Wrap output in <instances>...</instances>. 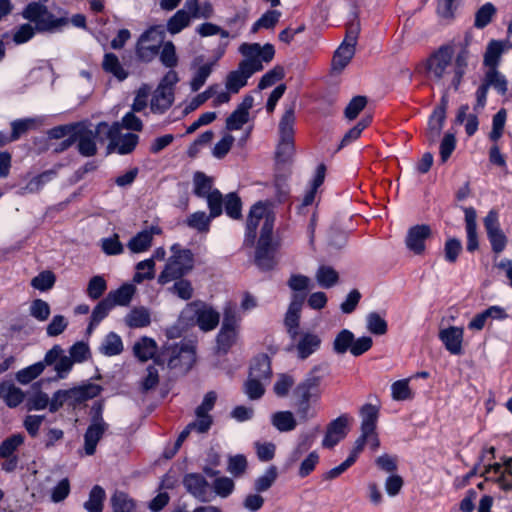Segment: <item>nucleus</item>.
<instances>
[{
    "instance_id": "f257e3e1",
    "label": "nucleus",
    "mask_w": 512,
    "mask_h": 512,
    "mask_svg": "<svg viewBox=\"0 0 512 512\" xmlns=\"http://www.w3.org/2000/svg\"><path fill=\"white\" fill-rule=\"evenodd\" d=\"M295 102L286 106L282 115L278 130L279 142L275 152V162L277 172L284 171L292 163L295 145H294V125H295Z\"/></svg>"
},
{
    "instance_id": "f03ea898",
    "label": "nucleus",
    "mask_w": 512,
    "mask_h": 512,
    "mask_svg": "<svg viewBox=\"0 0 512 512\" xmlns=\"http://www.w3.org/2000/svg\"><path fill=\"white\" fill-rule=\"evenodd\" d=\"M171 252L172 255L157 279L161 285L184 277L194 268V255L190 249H182L179 244H174L171 246Z\"/></svg>"
},
{
    "instance_id": "7ed1b4c3",
    "label": "nucleus",
    "mask_w": 512,
    "mask_h": 512,
    "mask_svg": "<svg viewBox=\"0 0 512 512\" xmlns=\"http://www.w3.org/2000/svg\"><path fill=\"white\" fill-rule=\"evenodd\" d=\"M101 391L102 387L94 383L57 390L51 398L50 412L54 413L64 405L75 409L87 400L98 396Z\"/></svg>"
},
{
    "instance_id": "20e7f679",
    "label": "nucleus",
    "mask_w": 512,
    "mask_h": 512,
    "mask_svg": "<svg viewBox=\"0 0 512 512\" xmlns=\"http://www.w3.org/2000/svg\"><path fill=\"white\" fill-rule=\"evenodd\" d=\"M261 219H264V222L261 227L260 238L258 241L274 242L272 234L275 216L267 211L266 205L264 203L257 202L251 207L247 218L245 236V243L247 245L254 244V240L256 238V230Z\"/></svg>"
},
{
    "instance_id": "39448f33",
    "label": "nucleus",
    "mask_w": 512,
    "mask_h": 512,
    "mask_svg": "<svg viewBox=\"0 0 512 512\" xmlns=\"http://www.w3.org/2000/svg\"><path fill=\"white\" fill-rule=\"evenodd\" d=\"M155 363L164 364L171 370H177L178 373H187L195 362V350L193 345L181 343V345L164 346L160 355L155 358Z\"/></svg>"
},
{
    "instance_id": "423d86ee",
    "label": "nucleus",
    "mask_w": 512,
    "mask_h": 512,
    "mask_svg": "<svg viewBox=\"0 0 512 512\" xmlns=\"http://www.w3.org/2000/svg\"><path fill=\"white\" fill-rule=\"evenodd\" d=\"M22 16L34 22L39 32H54L68 24L67 18H56L45 5L38 2L29 3L23 10Z\"/></svg>"
},
{
    "instance_id": "0eeeda50",
    "label": "nucleus",
    "mask_w": 512,
    "mask_h": 512,
    "mask_svg": "<svg viewBox=\"0 0 512 512\" xmlns=\"http://www.w3.org/2000/svg\"><path fill=\"white\" fill-rule=\"evenodd\" d=\"M195 321L203 331H211L219 324L220 314L202 301L189 303L181 312L180 320Z\"/></svg>"
},
{
    "instance_id": "6e6552de",
    "label": "nucleus",
    "mask_w": 512,
    "mask_h": 512,
    "mask_svg": "<svg viewBox=\"0 0 512 512\" xmlns=\"http://www.w3.org/2000/svg\"><path fill=\"white\" fill-rule=\"evenodd\" d=\"M121 128L122 126L119 122H114L112 125L106 122L98 124V132H105V138L110 141L109 149H117L121 155L129 154L135 149L139 137L133 133L122 134Z\"/></svg>"
},
{
    "instance_id": "1a4fd4ad",
    "label": "nucleus",
    "mask_w": 512,
    "mask_h": 512,
    "mask_svg": "<svg viewBox=\"0 0 512 512\" xmlns=\"http://www.w3.org/2000/svg\"><path fill=\"white\" fill-rule=\"evenodd\" d=\"M454 53L453 46L449 44L442 45L433 52L426 61L428 78L437 83L442 82L450 74Z\"/></svg>"
},
{
    "instance_id": "9d476101",
    "label": "nucleus",
    "mask_w": 512,
    "mask_h": 512,
    "mask_svg": "<svg viewBox=\"0 0 512 512\" xmlns=\"http://www.w3.org/2000/svg\"><path fill=\"white\" fill-rule=\"evenodd\" d=\"M323 365L314 366L305 378L295 387L293 397L295 400L317 402L321 396L320 384L324 377Z\"/></svg>"
},
{
    "instance_id": "9b49d317",
    "label": "nucleus",
    "mask_w": 512,
    "mask_h": 512,
    "mask_svg": "<svg viewBox=\"0 0 512 512\" xmlns=\"http://www.w3.org/2000/svg\"><path fill=\"white\" fill-rule=\"evenodd\" d=\"M263 68V64L255 60L241 61L236 70L228 73L225 82L226 89L231 93H238L241 88L247 85L248 79Z\"/></svg>"
},
{
    "instance_id": "f8f14e48",
    "label": "nucleus",
    "mask_w": 512,
    "mask_h": 512,
    "mask_svg": "<svg viewBox=\"0 0 512 512\" xmlns=\"http://www.w3.org/2000/svg\"><path fill=\"white\" fill-rule=\"evenodd\" d=\"M163 43V36L156 28L146 30L138 39L136 55L143 62L152 61L158 54Z\"/></svg>"
},
{
    "instance_id": "ddd939ff",
    "label": "nucleus",
    "mask_w": 512,
    "mask_h": 512,
    "mask_svg": "<svg viewBox=\"0 0 512 512\" xmlns=\"http://www.w3.org/2000/svg\"><path fill=\"white\" fill-rule=\"evenodd\" d=\"M99 136L101 142L105 138V132H98V125L91 130L79 123L75 131V139L78 152L84 157H92L97 153L96 138Z\"/></svg>"
},
{
    "instance_id": "4468645a",
    "label": "nucleus",
    "mask_w": 512,
    "mask_h": 512,
    "mask_svg": "<svg viewBox=\"0 0 512 512\" xmlns=\"http://www.w3.org/2000/svg\"><path fill=\"white\" fill-rule=\"evenodd\" d=\"M182 483L186 491L200 502H210L214 498L209 482L200 473L186 474Z\"/></svg>"
},
{
    "instance_id": "2eb2a0df",
    "label": "nucleus",
    "mask_w": 512,
    "mask_h": 512,
    "mask_svg": "<svg viewBox=\"0 0 512 512\" xmlns=\"http://www.w3.org/2000/svg\"><path fill=\"white\" fill-rule=\"evenodd\" d=\"M42 363L44 368L53 365L56 379H64L71 371L74 361L65 355V351L60 345L56 344L46 352Z\"/></svg>"
},
{
    "instance_id": "dca6fc26",
    "label": "nucleus",
    "mask_w": 512,
    "mask_h": 512,
    "mask_svg": "<svg viewBox=\"0 0 512 512\" xmlns=\"http://www.w3.org/2000/svg\"><path fill=\"white\" fill-rule=\"evenodd\" d=\"M484 227L494 253H501L507 245V237L500 228L498 213L490 210L484 218Z\"/></svg>"
},
{
    "instance_id": "f3484780",
    "label": "nucleus",
    "mask_w": 512,
    "mask_h": 512,
    "mask_svg": "<svg viewBox=\"0 0 512 512\" xmlns=\"http://www.w3.org/2000/svg\"><path fill=\"white\" fill-rule=\"evenodd\" d=\"M447 98L444 95L441 99L440 105L435 107L428 121V128L426 131L427 141L430 145L435 144L441 133L446 119Z\"/></svg>"
},
{
    "instance_id": "a211bd4d",
    "label": "nucleus",
    "mask_w": 512,
    "mask_h": 512,
    "mask_svg": "<svg viewBox=\"0 0 512 512\" xmlns=\"http://www.w3.org/2000/svg\"><path fill=\"white\" fill-rule=\"evenodd\" d=\"M306 294H294L285 315L284 324L287 333L293 341L299 336L300 312Z\"/></svg>"
},
{
    "instance_id": "6ab92c4d",
    "label": "nucleus",
    "mask_w": 512,
    "mask_h": 512,
    "mask_svg": "<svg viewBox=\"0 0 512 512\" xmlns=\"http://www.w3.org/2000/svg\"><path fill=\"white\" fill-rule=\"evenodd\" d=\"M349 423V416L343 414L338 418L332 420L326 429V434L322 441L324 448H333L347 435V427Z\"/></svg>"
},
{
    "instance_id": "aec40b11",
    "label": "nucleus",
    "mask_w": 512,
    "mask_h": 512,
    "mask_svg": "<svg viewBox=\"0 0 512 512\" xmlns=\"http://www.w3.org/2000/svg\"><path fill=\"white\" fill-rule=\"evenodd\" d=\"M432 231L429 225H415L408 229L405 243L407 248L416 255L425 251V241L430 238Z\"/></svg>"
},
{
    "instance_id": "412c9836",
    "label": "nucleus",
    "mask_w": 512,
    "mask_h": 512,
    "mask_svg": "<svg viewBox=\"0 0 512 512\" xmlns=\"http://www.w3.org/2000/svg\"><path fill=\"white\" fill-rule=\"evenodd\" d=\"M321 342V338L317 334L302 333L298 341L290 344L286 351L292 352L296 350L298 358L305 360L320 348Z\"/></svg>"
},
{
    "instance_id": "4be33fe9",
    "label": "nucleus",
    "mask_w": 512,
    "mask_h": 512,
    "mask_svg": "<svg viewBox=\"0 0 512 512\" xmlns=\"http://www.w3.org/2000/svg\"><path fill=\"white\" fill-rule=\"evenodd\" d=\"M463 328L450 326L442 329L439 332V339L444 344L445 348L453 355L462 354V342H463Z\"/></svg>"
},
{
    "instance_id": "5701e85b",
    "label": "nucleus",
    "mask_w": 512,
    "mask_h": 512,
    "mask_svg": "<svg viewBox=\"0 0 512 512\" xmlns=\"http://www.w3.org/2000/svg\"><path fill=\"white\" fill-rule=\"evenodd\" d=\"M108 428V423H89L84 434V451L86 455H94L98 442L102 439Z\"/></svg>"
},
{
    "instance_id": "b1692460",
    "label": "nucleus",
    "mask_w": 512,
    "mask_h": 512,
    "mask_svg": "<svg viewBox=\"0 0 512 512\" xmlns=\"http://www.w3.org/2000/svg\"><path fill=\"white\" fill-rule=\"evenodd\" d=\"M276 249V242L258 241L255 251V264L261 270H271L275 266L274 254Z\"/></svg>"
},
{
    "instance_id": "393cba45",
    "label": "nucleus",
    "mask_w": 512,
    "mask_h": 512,
    "mask_svg": "<svg viewBox=\"0 0 512 512\" xmlns=\"http://www.w3.org/2000/svg\"><path fill=\"white\" fill-rule=\"evenodd\" d=\"M57 169L46 170L33 178L23 187H20L17 191L19 196H25L27 194H35L42 190V188L57 176Z\"/></svg>"
},
{
    "instance_id": "a878e982",
    "label": "nucleus",
    "mask_w": 512,
    "mask_h": 512,
    "mask_svg": "<svg viewBox=\"0 0 512 512\" xmlns=\"http://www.w3.org/2000/svg\"><path fill=\"white\" fill-rule=\"evenodd\" d=\"M51 399L41 391V382H35L26 393V408L28 411L50 408Z\"/></svg>"
},
{
    "instance_id": "bb28decb",
    "label": "nucleus",
    "mask_w": 512,
    "mask_h": 512,
    "mask_svg": "<svg viewBox=\"0 0 512 512\" xmlns=\"http://www.w3.org/2000/svg\"><path fill=\"white\" fill-rule=\"evenodd\" d=\"M470 57V52L467 48V44H465L460 51L457 53L454 62V68L452 70L453 76L451 79L450 86L457 91L461 84L462 78L466 73V69L468 66V60Z\"/></svg>"
},
{
    "instance_id": "cd10ccee",
    "label": "nucleus",
    "mask_w": 512,
    "mask_h": 512,
    "mask_svg": "<svg viewBox=\"0 0 512 512\" xmlns=\"http://www.w3.org/2000/svg\"><path fill=\"white\" fill-rule=\"evenodd\" d=\"M465 213V224L467 233V251L474 252L478 249V236H477V223H476V210L473 207L463 208Z\"/></svg>"
},
{
    "instance_id": "c85d7f7f",
    "label": "nucleus",
    "mask_w": 512,
    "mask_h": 512,
    "mask_svg": "<svg viewBox=\"0 0 512 512\" xmlns=\"http://www.w3.org/2000/svg\"><path fill=\"white\" fill-rule=\"evenodd\" d=\"M174 101V92L157 87L153 93L150 109L153 113L163 114Z\"/></svg>"
},
{
    "instance_id": "c756f323",
    "label": "nucleus",
    "mask_w": 512,
    "mask_h": 512,
    "mask_svg": "<svg viewBox=\"0 0 512 512\" xmlns=\"http://www.w3.org/2000/svg\"><path fill=\"white\" fill-rule=\"evenodd\" d=\"M0 398H2L7 406L14 408L26 398V394L12 382H2L0 384Z\"/></svg>"
},
{
    "instance_id": "7c9ffc66",
    "label": "nucleus",
    "mask_w": 512,
    "mask_h": 512,
    "mask_svg": "<svg viewBox=\"0 0 512 512\" xmlns=\"http://www.w3.org/2000/svg\"><path fill=\"white\" fill-rule=\"evenodd\" d=\"M271 360L267 354H259L252 360L249 376L262 380H268L271 377Z\"/></svg>"
},
{
    "instance_id": "2f4dec72",
    "label": "nucleus",
    "mask_w": 512,
    "mask_h": 512,
    "mask_svg": "<svg viewBox=\"0 0 512 512\" xmlns=\"http://www.w3.org/2000/svg\"><path fill=\"white\" fill-rule=\"evenodd\" d=\"M360 415L362 418L361 432L371 435L376 430L379 408L375 405L367 403L362 406Z\"/></svg>"
},
{
    "instance_id": "473e14b6",
    "label": "nucleus",
    "mask_w": 512,
    "mask_h": 512,
    "mask_svg": "<svg viewBox=\"0 0 512 512\" xmlns=\"http://www.w3.org/2000/svg\"><path fill=\"white\" fill-rule=\"evenodd\" d=\"M135 291L136 288L133 284L125 283L118 289L110 291L106 297L111 301L114 307L116 305L127 306L130 303Z\"/></svg>"
},
{
    "instance_id": "72a5a7b5",
    "label": "nucleus",
    "mask_w": 512,
    "mask_h": 512,
    "mask_svg": "<svg viewBox=\"0 0 512 512\" xmlns=\"http://www.w3.org/2000/svg\"><path fill=\"white\" fill-rule=\"evenodd\" d=\"M272 425L279 432H290L297 426V421L291 411H278L271 416Z\"/></svg>"
},
{
    "instance_id": "f704fd0d",
    "label": "nucleus",
    "mask_w": 512,
    "mask_h": 512,
    "mask_svg": "<svg viewBox=\"0 0 512 512\" xmlns=\"http://www.w3.org/2000/svg\"><path fill=\"white\" fill-rule=\"evenodd\" d=\"M102 68L105 72L112 74L119 81L128 77V72L121 65L118 57L114 53H106L103 58Z\"/></svg>"
},
{
    "instance_id": "c9c22d12",
    "label": "nucleus",
    "mask_w": 512,
    "mask_h": 512,
    "mask_svg": "<svg viewBox=\"0 0 512 512\" xmlns=\"http://www.w3.org/2000/svg\"><path fill=\"white\" fill-rule=\"evenodd\" d=\"M113 308L114 306L107 297L101 300L92 311L90 323L87 327V333H92L93 329L109 314Z\"/></svg>"
},
{
    "instance_id": "e433bc0d",
    "label": "nucleus",
    "mask_w": 512,
    "mask_h": 512,
    "mask_svg": "<svg viewBox=\"0 0 512 512\" xmlns=\"http://www.w3.org/2000/svg\"><path fill=\"white\" fill-rule=\"evenodd\" d=\"M156 348V342L153 339L143 337L140 341L134 344L133 351L140 361L145 362L154 357Z\"/></svg>"
},
{
    "instance_id": "4c0bfd02",
    "label": "nucleus",
    "mask_w": 512,
    "mask_h": 512,
    "mask_svg": "<svg viewBox=\"0 0 512 512\" xmlns=\"http://www.w3.org/2000/svg\"><path fill=\"white\" fill-rule=\"evenodd\" d=\"M354 54L355 48L342 43L334 53L332 68L336 71H342L349 64Z\"/></svg>"
},
{
    "instance_id": "58836bf2",
    "label": "nucleus",
    "mask_w": 512,
    "mask_h": 512,
    "mask_svg": "<svg viewBox=\"0 0 512 512\" xmlns=\"http://www.w3.org/2000/svg\"><path fill=\"white\" fill-rule=\"evenodd\" d=\"M483 83L488 88L493 87L500 95H505L508 91L507 79L497 69H489L485 74Z\"/></svg>"
},
{
    "instance_id": "ea45409f",
    "label": "nucleus",
    "mask_w": 512,
    "mask_h": 512,
    "mask_svg": "<svg viewBox=\"0 0 512 512\" xmlns=\"http://www.w3.org/2000/svg\"><path fill=\"white\" fill-rule=\"evenodd\" d=\"M503 52L504 43L502 41H490L484 54V64L488 66L489 69H496Z\"/></svg>"
},
{
    "instance_id": "a19ab883",
    "label": "nucleus",
    "mask_w": 512,
    "mask_h": 512,
    "mask_svg": "<svg viewBox=\"0 0 512 512\" xmlns=\"http://www.w3.org/2000/svg\"><path fill=\"white\" fill-rule=\"evenodd\" d=\"M315 436L313 434H301L297 446L291 452L288 458V465L291 466L298 462L302 456L312 447Z\"/></svg>"
},
{
    "instance_id": "79ce46f5",
    "label": "nucleus",
    "mask_w": 512,
    "mask_h": 512,
    "mask_svg": "<svg viewBox=\"0 0 512 512\" xmlns=\"http://www.w3.org/2000/svg\"><path fill=\"white\" fill-rule=\"evenodd\" d=\"M213 218L204 211L192 213L186 220V225L199 233H207L210 229V223Z\"/></svg>"
},
{
    "instance_id": "37998d69",
    "label": "nucleus",
    "mask_w": 512,
    "mask_h": 512,
    "mask_svg": "<svg viewBox=\"0 0 512 512\" xmlns=\"http://www.w3.org/2000/svg\"><path fill=\"white\" fill-rule=\"evenodd\" d=\"M105 497V490L101 486L95 485L89 493V499L84 503V508L88 512H102Z\"/></svg>"
},
{
    "instance_id": "c03bdc74",
    "label": "nucleus",
    "mask_w": 512,
    "mask_h": 512,
    "mask_svg": "<svg viewBox=\"0 0 512 512\" xmlns=\"http://www.w3.org/2000/svg\"><path fill=\"white\" fill-rule=\"evenodd\" d=\"M99 350L106 356H114L120 354L123 351V343L120 336L114 332H110L104 338Z\"/></svg>"
},
{
    "instance_id": "a18cd8bd",
    "label": "nucleus",
    "mask_w": 512,
    "mask_h": 512,
    "mask_svg": "<svg viewBox=\"0 0 512 512\" xmlns=\"http://www.w3.org/2000/svg\"><path fill=\"white\" fill-rule=\"evenodd\" d=\"M278 477L277 467L272 465L270 466L263 475L259 476L254 481V490L257 493H263L268 491L272 485L275 483Z\"/></svg>"
},
{
    "instance_id": "49530a36",
    "label": "nucleus",
    "mask_w": 512,
    "mask_h": 512,
    "mask_svg": "<svg viewBox=\"0 0 512 512\" xmlns=\"http://www.w3.org/2000/svg\"><path fill=\"white\" fill-rule=\"evenodd\" d=\"M174 284L168 288V291L182 300H190L193 297L194 289L191 281L184 277L173 280Z\"/></svg>"
},
{
    "instance_id": "de8ad7c7",
    "label": "nucleus",
    "mask_w": 512,
    "mask_h": 512,
    "mask_svg": "<svg viewBox=\"0 0 512 512\" xmlns=\"http://www.w3.org/2000/svg\"><path fill=\"white\" fill-rule=\"evenodd\" d=\"M191 18L192 17L185 9H180L168 20L167 30L171 34H177L182 29L189 26Z\"/></svg>"
},
{
    "instance_id": "09e8293b",
    "label": "nucleus",
    "mask_w": 512,
    "mask_h": 512,
    "mask_svg": "<svg viewBox=\"0 0 512 512\" xmlns=\"http://www.w3.org/2000/svg\"><path fill=\"white\" fill-rule=\"evenodd\" d=\"M152 244V232L148 230H143L137 233L134 237L130 239L127 244V247L133 253H140L146 251Z\"/></svg>"
},
{
    "instance_id": "8fccbe9b",
    "label": "nucleus",
    "mask_w": 512,
    "mask_h": 512,
    "mask_svg": "<svg viewBox=\"0 0 512 512\" xmlns=\"http://www.w3.org/2000/svg\"><path fill=\"white\" fill-rule=\"evenodd\" d=\"M110 502L113 512H131L135 508L134 500L122 491H116Z\"/></svg>"
},
{
    "instance_id": "3c124183",
    "label": "nucleus",
    "mask_w": 512,
    "mask_h": 512,
    "mask_svg": "<svg viewBox=\"0 0 512 512\" xmlns=\"http://www.w3.org/2000/svg\"><path fill=\"white\" fill-rule=\"evenodd\" d=\"M126 324L131 328L146 327L150 324V314L147 309L134 308L125 318Z\"/></svg>"
},
{
    "instance_id": "603ef678",
    "label": "nucleus",
    "mask_w": 512,
    "mask_h": 512,
    "mask_svg": "<svg viewBox=\"0 0 512 512\" xmlns=\"http://www.w3.org/2000/svg\"><path fill=\"white\" fill-rule=\"evenodd\" d=\"M339 279V275L335 269L330 266L322 265L316 272V280L323 288L333 287Z\"/></svg>"
},
{
    "instance_id": "864d4df0",
    "label": "nucleus",
    "mask_w": 512,
    "mask_h": 512,
    "mask_svg": "<svg viewBox=\"0 0 512 512\" xmlns=\"http://www.w3.org/2000/svg\"><path fill=\"white\" fill-rule=\"evenodd\" d=\"M194 183V194L200 198H205L211 194L212 190V178L208 177L203 172H196L193 177Z\"/></svg>"
},
{
    "instance_id": "5fc2aeb1",
    "label": "nucleus",
    "mask_w": 512,
    "mask_h": 512,
    "mask_svg": "<svg viewBox=\"0 0 512 512\" xmlns=\"http://www.w3.org/2000/svg\"><path fill=\"white\" fill-rule=\"evenodd\" d=\"M353 338L354 334L350 330H341L334 339L333 351L339 355L345 354L348 350L351 351Z\"/></svg>"
},
{
    "instance_id": "6e6d98bb",
    "label": "nucleus",
    "mask_w": 512,
    "mask_h": 512,
    "mask_svg": "<svg viewBox=\"0 0 512 512\" xmlns=\"http://www.w3.org/2000/svg\"><path fill=\"white\" fill-rule=\"evenodd\" d=\"M24 443V436L20 433L13 434L0 444V457L17 456L15 452Z\"/></svg>"
},
{
    "instance_id": "4d7b16f0",
    "label": "nucleus",
    "mask_w": 512,
    "mask_h": 512,
    "mask_svg": "<svg viewBox=\"0 0 512 512\" xmlns=\"http://www.w3.org/2000/svg\"><path fill=\"white\" fill-rule=\"evenodd\" d=\"M38 120L36 118H24L18 119L11 122V134L10 139L13 141L18 140L28 130L34 128Z\"/></svg>"
},
{
    "instance_id": "13d9d810",
    "label": "nucleus",
    "mask_w": 512,
    "mask_h": 512,
    "mask_svg": "<svg viewBox=\"0 0 512 512\" xmlns=\"http://www.w3.org/2000/svg\"><path fill=\"white\" fill-rule=\"evenodd\" d=\"M155 262L153 259H146L140 261L136 265V273L133 276L135 283H142L144 280H151L154 278Z\"/></svg>"
},
{
    "instance_id": "bf43d9fd",
    "label": "nucleus",
    "mask_w": 512,
    "mask_h": 512,
    "mask_svg": "<svg viewBox=\"0 0 512 512\" xmlns=\"http://www.w3.org/2000/svg\"><path fill=\"white\" fill-rule=\"evenodd\" d=\"M496 14V8L492 3H486L475 13L474 26L478 29L486 27Z\"/></svg>"
},
{
    "instance_id": "052dcab7",
    "label": "nucleus",
    "mask_w": 512,
    "mask_h": 512,
    "mask_svg": "<svg viewBox=\"0 0 512 512\" xmlns=\"http://www.w3.org/2000/svg\"><path fill=\"white\" fill-rule=\"evenodd\" d=\"M366 327L374 335H384L388 329L386 320L377 312H371L367 315Z\"/></svg>"
},
{
    "instance_id": "680f3d73",
    "label": "nucleus",
    "mask_w": 512,
    "mask_h": 512,
    "mask_svg": "<svg viewBox=\"0 0 512 512\" xmlns=\"http://www.w3.org/2000/svg\"><path fill=\"white\" fill-rule=\"evenodd\" d=\"M235 484L231 478L228 477H217L213 482V495L214 497L220 496L221 498H227L234 491Z\"/></svg>"
},
{
    "instance_id": "e2e57ef3",
    "label": "nucleus",
    "mask_w": 512,
    "mask_h": 512,
    "mask_svg": "<svg viewBox=\"0 0 512 512\" xmlns=\"http://www.w3.org/2000/svg\"><path fill=\"white\" fill-rule=\"evenodd\" d=\"M56 277L52 271L45 270L39 273L31 281L33 288L40 291H47L51 289L55 284Z\"/></svg>"
},
{
    "instance_id": "0e129e2a",
    "label": "nucleus",
    "mask_w": 512,
    "mask_h": 512,
    "mask_svg": "<svg viewBox=\"0 0 512 512\" xmlns=\"http://www.w3.org/2000/svg\"><path fill=\"white\" fill-rule=\"evenodd\" d=\"M160 53V61L167 68H174L178 64L176 48L173 42L167 41L163 44Z\"/></svg>"
},
{
    "instance_id": "69168bd1",
    "label": "nucleus",
    "mask_w": 512,
    "mask_h": 512,
    "mask_svg": "<svg viewBox=\"0 0 512 512\" xmlns=\"http://www.w3.org/2000/svg\"><path fill=\"white\" fill-rule=\"evenodd\" d=\"M44 371V366L42 361H39L33 365H30L16 374V379L22 383L27 384L38 377Z\"/></svg>"
},
{
    "instance_id": "338daca9",
    "label": "nucleus",
    "mask_w": 512,
    "mask_h": 512,
    "mask_svg": "<svg viewBox=\"0 0 512 512\" xmlns=\"http://www.w3.org/2000/svg\"><path fill=\"white\" fill-rule=\"evenodd\" d=\"M367 98L365 96H354L344 110V115L348 120H354L365 108Z\"/></svg>"
},
{
    "instance_id": "774afa93",
    "label": "nucleus",
    "mask_w": 512,
    "mask_h": 512,
    "mask_svg": "<svg viewBox=\"0 0 512 512\" xmlns=\"http://www.w3.org/2000/svg\"><path fill=\"white\" fill-rule=\"evenodd\" d=\"M320 460L319 454L316 451L310 452L300 463L298 469V476L300 478H305L310 475L316 466L318 465Z\"/></svg>"
}]
</instances>
